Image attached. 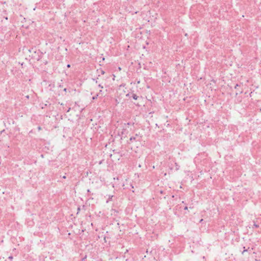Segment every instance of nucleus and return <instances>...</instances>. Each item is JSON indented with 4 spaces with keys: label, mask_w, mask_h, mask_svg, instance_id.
<instances>
[{
    "label": "nucleus",
    "mask_w": 261,
    "mask_h": 261,
    "mask_svg": "<svg viewBox=\"0 0 261 261\" xmlns=\"http://www.w3.org/2000/svg\"><path fill=\"white\" fill-rule=\"evenodd\" d=\"M132 97L134 99L137 100L138 98V96L136 94H133Z\"/></svg>",
    "instance_id": "7ed1b4c3"
},
{
    "label": "nucleus",
    "mask_w": 261,
    "mask_h": 261,
    "mask_svg": "<svg viewBox=\"0 0 261 261\" xmlns=\"http://www.w3.org/2000/svg\"><path fill=\"white\" fill-rule=\"evenodd\" d=\"M98 95H99V94H96L95 96H94L92 97V99H93V100L96 99L97 98V97L98 96Z\"/></svg>",
    "instance_id": "20e7f679"
},
{
    "label": "nucleus",
    "mask_w": 261,
    "mask_h": 261,
    "mask_svg": "<svg viewBox=\"0 0 261 261\" xmlns=\"http://www.w3.org/2000/svg\"><path fill=\"white\" fill-rule=\"evenodd\" d=\"M70 108H69L67 110V112H69V111H70Z\"/></svg>",
    "instance_id": "ddd939ff"
},
{
    "label": "nucleus",
    "mask_w": 261,
    "mask_h": 261,
    "mask_svg": "<svg viewBox=\"0 0 261 261\" xmlns=\"http://www.w3.org/2000/svg\"><path fill=\"white\" fill-rule=\"evenodd\" d=\"M202 221H203V219H201V220H200V222H202Z\"/></svg>",
    "instance_id": "a211bd4d"
},
{
    "label": "nucleus",
    "mask_w": 261,
    "mask_h": 261,
    "mask_svg": "<svg viewBox=\"0 0 261 261\" xmlns=\"http://www.w3.org/2000/svg\"><path fill=\"white\" fill-rule=\"evenodd\" d=\"M9 258L10 259H12L13 258V257L12 256H10L9 257Z\"/></svg>",
    "instance_id": "f8f14e48"
},
{
    "label": "nucleus",
    "mask_w": 261,
    "mask_h": 261,
    "mask_svg": "<svg viewBox=\"0 0 261 261\" xmlns=\"http://www.w3.org/2000/svg\"><path fill=\"white\" fill-rule=\"evenodd\" d=\"M67 67H68V68H69V67H70V64H68V65H67Z\"/></svg>",
    "instance_id": "dca6fc26"
},
{
    "label": "nucleus",
    "mask_w": 261,
    "mask_h": 261,
    "mask_svg": "<svg viewBox=\"0 0 261 261\" xmlns=\"http://www.w3.org/2000/svg\"><path fill=\"white\" fill-rule=\"evenodd\" d=\"M253 227H254L255 228H258L259 227V225L256 224L255 222H254Z\"/></svg>",
    "instance_id": "423d86ee"
},
{
    "label": "nucleus",
    "mask_w": 261,
    "mask_h": 261,
    "mask_svg": "<svg viewBox=\"0 0 261 261\" xmlns=\"http://www.w3.org/2000/svg\"><path fill=\"white\" fill-rule=\"evenodd\" d=\"M29 51L30 52L31 55L32 54H33V53H34V54H40V50H37L35 48H32L31 49H29Z\"/></svg>",
    "instance_id": "f03ea898"
},
{
    "label": "nucleus",
    "mask_w": 261,
    "mask_h": 261,
    "mask_svg": "<svg viewBox=\"0 0 261 261\" xmlns=\"http://www.w3.org/2000/svg\"><path fill=\"white\" fill-rule=\"evenodd\" d=\"M62 178H64V179H65V178H66V176H65V175H64V176H63L62 177Z\"/></svg>",
    "instance_id": "4468645a"
},
{
    "label": "nucleus",
    "mask_w": 261,
    "mask_h": 261,
    "mask_svg": "<svg viewBox=\"0 0 261 261\" xmlns=\"http://www.w3.org/2000/svg\"><path fill=\"white\" fill-rule=\"evenodd\" d=\"M188 206H185V207L184 210H188Z\"/></svg>",
    "instance_id": "9d476101"
},
{
    "label": "nucleus",
    "mask_w": 261,
    "mask_h": 261,
    "mask_svg": "<svg viewBox=\"0 0 261 261\" xmlns=\"http://www.w3.org/2000/svg\"><path fill=\"white\" fill-rule=\"evenodd\" d=\"M38 130H41V127H40V126H39V127H38Z\"/></svg>",
    "instance_id": "9b49d317"
},
{
    "label": "nucleus",
    "mask_w": 261,
    "mask_h": 261,
    "mask_svg": "<svg viewBox=\"0 0 261 261\" xmlns=\"http://www.w3.org/2000/svg\"><path fill=\"white\" fill-rule=\"evenodd\" d=\"M136 139V138L134 137H131L129 139L130 141H133Z\"/></svg>",
    "instance_id": "39448f33"
},
{
    "label": "nucleus",
    "mask_w": 261,
    "mask_h": 261,
    "mask_svg": "<svg viewBox=\"0 0 261 261\" xmlns=\"http://www.w3.org/2000/svg\"><path fill=\"white\" fill-rule=\"evenodd\" d=\"M26 97H27V98H29V95L27 96H26Z\"/></svg>",
    "instance_id": "f3484780"
},
{
    "label": "nucleus",
    "mask_w": 261,
    "mask_h": 261,
    "mask_svg": "<svg viewBox=\"0 0 261 261\" xmlns=\"http://www.w3.org/2000/svg\"><path fill=\"white\" fill-rule=\"evenodd\" d=\"M98 87L99 88H100L101 89H102L103 88V86L101 84H99Z\"/></svg>",
    "instance_id": "1a4fd4ad"
},
{
    "label": "nucleus",
    "mask_w": 261,
    "mask_h": 261,
    "mask_svg": "<svg viewBox=\"0 0 261 261\" xmlns=\"http://www.w3.org/2000/svg\"><path fill=\"white\" fill-rule=\"evenodd\" d=\"M238 86H239V85H238V84H237V85H236V86H235V88L236 89L237 88H238Z\"/></svg>",
    "instance_id": "2eb2a0df"
},
{
    "label": "nucleus",
    "mask_w": 261,
    "mask_h": 261,
    "mask_svg": "<svg viewBox=\"0 0 261 261\" xmlns=\"http://www.w3.org/2000/svg\"><path fill=\"white\" fill-rule=\"evenodd\" d=\"M30 56H31L32 59L39 61L41 59V53L40 54H34V53H33V54L30 55Z\"/></svg>",
    "instance_id": "f257e3e1"
},
{
    "label": "nucleus",
    "mask_w": 261,
    "mask_h": 261,
    "mask_svg": "<svg viewBox=\"0 0 261 261\" xmlns=\"http://www.w3.org/2000/svg\"><path fill=\"white\" fill-rule=\"evenodd\" d=\"M99 73H100L101 74H104L105 71L102 70H100Z\"/></svg>",
    "instance_id": "6e6552de"
},
{
    "label": "nucleus",
    "mask_w": 261,
    "mask_h": 261,
    "mask_svg": "<svg viewBox=\"0 0 261 261\" xmlns=\"http://www.w3.org/2000/svg\"><path fill=\"white\" fill-rule=\"evenodd\" d=\"M248 251V249H246L245 247H244V250L242 251V254H243L245 252Z\"/></svg>",
    "instance_id": "0eeeda50"
}]
</instances>
